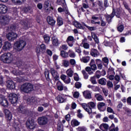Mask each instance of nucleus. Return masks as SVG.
<instances>
[{
    "label": "nucleus",
    "mask_w": 131,
    "mask_h": 131,
    "mask_svg": "<svg viewBox=\"0 0 131 131\" xmlns=\"http://www.w3.org/2000/svg\"><path fill=\"white\" fill-rule=\"evenodd\" d=\"M20 90L25 94H30L33 91V85L31 83H25L21 85Z\"/></svg>",
    "instance_id": "nucleus-1"
},
{
    "label": "nucleus",
    "mask_w": 131,
    "mask_h": 131,
    "mask_svg": "<svg viewBox=\"0 0 131 131\" xmlns=\"http://www.w3.org/2000/svg\"><path fill=\"white\" fill-rule=\"evenodd\" d=\"M1 60L4 63L9 64L13 61V54L11 53H4L1 55Z\"/></svg>",
    "instance_id": "nucleus-2"
},
{
    "label": "nucleus",
    "mask_w": 131,
    "mask_h": 131,
    "mask_svg": "<svg viewBox=\"0 0 131 131\" xmlns=\"http://www.w3.org/2000/svg\"><path fill=\"white\" fill-rule=\"evenodd\" d=\"M15 49L18 52H21V50H23L26 46V41L24 40H19L17 41L15 43Z\"/></svg>",
    "instance_id": "nucleus-3"
},
{
    "label": "nucleus",
    "mask_w": 131,
    "mask_h": 131,
    "mask_svg": "<svg viewBox=\"0 0 131 131\" xmlns=\"http://www.w3.org/2000/svg\"><path fill=\"white\" fill-rule=\"evenodd\" d=\"M37 121L39 125H47V124H48V122H49V119H48V117H47V116H42L39 117L37 119Z\"/></svg>",
    "instance_id": "nucleus-4"
},
{
    "label": "nucleus",
    "mask_w": 131,
    "mask_h": 131,
    "mask_svg": "<svg viewBox=\"0 0 131 131\" xmlns=\"http://www.w3.org/2000/svg\"><path fill=\"white\" fill-rule=\"evenodd\" d=\"M9 101L13 105L18 103V95L15 93H11L8 96Z\"/></svg>",
    "instance_id": "nucleus-5"
},
{
    "label": "nucleus",
    "mask_w": 131,
    "mask_h": 131,
    "mask_svg": "<svg viewBox=\"0 0 131 131\" xmlns=\"http://www.w3.org/2000/svg\"><path fill=\"white\" fill-rule=\"evenodd\" d=\"M26 125L27 128L30 129H34L36 127V124H35L34 120L32 118L28 119L26 121Z\"/></svg>",
    "instance_id": "nucleus-6"
},
{
    "label": "nucleus",
    "mask_w": 131,
    "mask_h": 131,
    "mask_svg": "<svg viewBox=\"0 0 131 131\" xmlns=\"http://www.w3.org/2000/svg\"><path fill=\"white\" fill-rule=\"evenodd\" d=\"M4 113L5 115V118L9 124L11 125V121L12 120V118H13V115H12V113L9 111L8 109H5L4 111Z\"/></svg>",
    "instance_id": "nucleus-7"
},
{
    "label": "nucleus",
    "mask_w": 131,
    "mask_h": 131,
    "mask_svg": "<svg viewBox=\"0 0 131 131\" xmlns=\"http://www.w3.org/2000/svg\"><path fill=\"white\" fill-rule=\"evenodd\" d=\"M0 105L5 108H7L9 106L8 99L6 98L4 96L0 95Z\"/></svg>",
    "instance_id": "nucleus-8"
},
{
    "label": "nucleus",
    "mask_w": 131,
    "mask_h": 131,
    "mask_svg": "<svg viewBox=\"0 0 131 131\" xmlns=\"http://www.w3.org/2000/svg\"><path fill=\"white\" fill-rule=\"evenodd\" d=\"M6 86L8 90H14L16 88V84L13 80L8 79L6 81Z\"/></svg>",
    "instance_id": "nucleus-9"
},
{
    "label": "nucleus",
    "mask_w": 131,
    "mask_h": 131,
    "mask_svg": "<svg viewBox=\"0 0 131 131\" xmlns=\"http://www.w3.org/2000/svg\"><path fill=\"white\" fill-rule=\"evenodd\" d=\"M7 39L8 40H10L11 41H13V40H15L16 38H17L18 35L16 34V33L11 31L9 32L8 34L6 35Z\"/></svg>",
    "instance_id": "nucleus-10"
},
{
    "label": "nucleus",
    "mask_w": 131,
    "mask_h": 131,
    "mask_svg": "<svg viewBox=\"0 0 131 131\" xmlns=\"http://www.w3.org/2000/svg\"><path fill=\"white\" fill-rule=\"evenodd\" d=\"M91 36H88L87 37V38L89 39V40H90V41H92L93 38L96 43H99V38H98V36H97V34H96V33L95 32H91Z\"/></svg>",
    "instance_id": "nucleus-11"
},
{
    "label": "nucleus",
    "mask_w": 131,
    "mask_h": 131,
    "mask_svg": "<svg viewBox=\"0 0 131 131\" xmlns=\"http://www.w3.org/2000/svg\"><path fill=\"white\" fill-rule=\"evenodd\" d=\"M113 15L114 16H116L117 18H121V16H122V10H120V8H115L114 7H113Z\"/></svg>",
    "instance_id": "nucleus-12"
},
{
    "label": "nucleus",
    "mask_w": 131,
    "mask_h": 131,
    "mask_svg": "<svg viewBox=\"0 0 131 131\" xmlns=\"http://www.w3.org/2000/svg\"><path fill=\"white\" fill-rule=\"evenodd\" d=\"M97 108L99 111L104 112V111H106V104L104 102H98L97 103Z\"/></svg>",
    "instance_id": "nucleus-13"
},
{
    "label": "nucleus",
    "mask_w": 131,
    "mask_h": 131,
    "mask_svg": "<svg viewBox=\"0 0 131 131\" xmlns=\"http://www.w3.org/2000/svg\"><path fill=\"white\" fill-rule=\"evenodd\" d=\"M81 105L82 108L85 110L86 112H88V114H89V115H91V114H92V113H93V111L92 110V108H88V107H89V103H88V104L82 103Z\"/></svg>",
    "instance_id": "nucleus-14"
},
{
    "label": "nucleus",
    "mask_w": 131,
    "mask_h": 131,
    "mask_svg": "<svg viewBox=\"0 0 131 131\" xmlns=\"http://www.w3.org/2000/svg\"><path fill=\"white\" fill-rule=\"evenodd\" d=\"M113 13H114V11L112 12L111 14H107L105 15V20L107 22L108 24H110V23L112 22V19L114 18V14H113Z\"/></svg>",
    "instance_id": "nucleus-15"
},
{
    "label": "nucleus",
    "mask_w": 131,
    "mask_h": 131,
    "mask_svg": "<svg viewBox=\"0 0 131 131\" xmlns=\"http://www.w3.org/2000/svg\"><path fill=\"white\" fill-rule=\"evenodd\" d=\"M47 23L50 26H55V24H56V20L54 19V18L52 16H48L47 18Z\"/></svg>",
    "instance_id": "nucleus-16"
},
{
    "label": "nucleus",
    "mask_w": 131,
    "mask_h": 131,
    "mask_svg": "<svg viewBox=\"0 0 131 131\" xmlns=\"http://www.w3.org/2000/svg\"><path fill=\"white\" fill-rule=\"evenodd\" d=\"M12 48V44L9 41H6L4 43V46L2 48L3 50L5 51H9Z\"/></svg>",
    "instance_id": "nucleus-17"
},
{
    "label": "nucleus",
    "mask_w": 131,
    "mask_h": 131,
    "mask_svg": "<svg viewBox=\"0 0 131 131\" xmlns=\"http://www.w3.org/2000/svg\"><path fill=\"white\" fill-rule=\"evenodd\" d=\"M8 12V7L5 5L0 4V14H6Z\"/></svg>",
    "instance_id": "nucleus-18"
},
{
    "label": "nucleus",
    "mask_w": 131,
    "mask_h": 131,
    "mask_svg": "<svg viewBox=\"0 0 131 131\" xmlns=\"http://www.w3.org/2000/svg\"><path fill=\"white\" fill-rule=\"evenodd\" d=\"M99 128L102 131H108V129H109V125L106 123H102L100 124Z\"/></svg>",
    "instance_id": "nucleus-19"
},
{
    "label": "nucleus",
    "mask_w": 131,
    "mask_h": 131,
    "mask_svg": "<svg viewBox=\"0 0 131 131\" xmlns=\"http://www.w3.org/2000/svg\"><path fill=\"white\" fill-rule=\"evenodd\" d=\"M42 38L44 39V42L46 43L47 45H49L50 43V41H51V37H50V35L48 34H45Z\"/></svg>",
    "instance_id": "nucleus-20"
},
{
    "label": "nucleus",
    "mask_w": 131,
    "mask_h": 131,
    "mask_svg": "<svg viewBox=\"0 0 131 131\" xmlns=\"http://www.w3.org/2000/svg\"><path fill=\"white\" fill-rule=\"evenodd\" d=\"M90 54L92 57H98L100 55V53L98 51V50L95 49H92L91 50Z\"/></svg>",
    "instance_id": "nucleus-21"
},
{
    "label": "nucleus",
    "mask_w": 131,
    "mask_h": 131,
    "mask_svg": "<svg viewBox=\"0 0 131 131\" xmlns=\"http://www.w3.org/2000/svg\"><path fill=\"white\" fill-rule=\"evenodd\" d=\"M18 113H21V114H25L26 113V110L24 106L20 105L17 108Z\"/></svg>",
    "instance_id": "nucleus-22"
},
{
    "label": "nucleus",
    "mask_w": 131,
    "mask_h": 131,
    "mask_svg": "<svg viewBox=\"0 0 131 131\" xmlns=\"http://www.w3.org/2000/svg\"><path fill=\"white\" fill-rule=\"evenodd\" d=\"M16 29L17 26L16 24H13L7 27V31H15Z\"/></svg>",
    "instance_id": "nucleus-23"
},
{
    "label": "nucleus",
    "mask_w": 131,
    "mask_h": 131,
    "mask_svg": "<svg viewBox=\"0 0 131 131\" xmlns=\"http://www.w3.org/2000/svg\"><path fill=\"white\" fill-rule=\"evenodd\" d=\"M73 24L76 27V28H78V29H84V27L81 25V24L79 23L78 21L75 20L73 22Z\"/></svg>",
    "instance_id": "nucleus-24"
},
{
    "label": "nucleus",
    "mask_w": 131,
    "mask_h": 131,
    "mask_svg": "<svg viewBox=\"0 0 131 131\" xmlns=\"http://www.w3.org/2000/svg\"><path fill=\"white\" fill-rule=\"evenodd\" d=\"M83 96L85 99H92V94L89 91H85L83 92Z\"/></svg>",
    "instance_id": "nucleus-25"
},
{
    "label": "nucleus",
    "mask_w": 131,
    "mask_h": 131,
    "mask_svg": "<svg viewBox=\"0 0 131 131\" xmlns=\"http://www.w3.org/2000/svg\"><path fill=\"white\" fill-rule=\"evenodd\" d=\"M10 22V19L7 16H3L2 19V21L1 22L2 25L4 26L7 25V24H9Z\"/></svg>",
    "instance_id": "nucleus-26"
},
{
    "label": "nucleus",
    "mask_w": 131,
    "mask_h": 131,
    "mask_svg": "<svg viewBox=\"0 0 131 131\" xmlns=\"http://www.w3.org/2000/svg\"><path fill=\"white\" fill-rule=\"evenodd\" d=\"M71 124L73 127H75V126H78V125H79V124H80V122H79L76 119H73L71 121Z\"/></svg>",
    "instance_id": "nucleus-27"
},
{
    "label": "nucleus",
    "mask_w": 131,
    "mask_h": 131,
    "mask_svg": "<svg viewBox=\"0 0 131 131\" xmlns=\"http://www.w3.org/2000/svg\"><path fill=\"white\" fill-rule=\"evenodd\" d=\"M57 99L59 103H64V102L66 101L65 98H64V95L63 94L58 95Z\"/></svg>",
    "instance_id": "nucleus-28"
},
{
    "label": "nucleus",
    "mask_w": 131,
    "mask_h": 131,
    "mask_svg": "<svg viewBox=\"0 0 131 131\" xmlns=\"http://www.w3.org/2000/svg\"><path fill=\"white\" fill-rule=\"evenodd\" d=\"M71 50L69 51L68 52H65L64 50H61L60 51V56L64 58V59H66V58H68V53H70Z\"/></svg>",
    "instance_id": "nucleus-29"
},
{
    "label": "nucleus",
    "mask_w": 131,
    "mask_h": 131,
    "mask_svg": "<svg viewBox=\"0 0 131 131\" xmlns=\"http://www.w3.org/2000/svg\"><path fill=\"white\" fill-rule=\"evenodd\" d=\"M56 85L57 86V90L58 91H63V90H64V85H63V84H62V82H61L60 81H58Z\"/></svg>",
    "instance_id": "nucleus-30"
},
{
    "label": "nucleus",
    "mask_w": 131,
    "mask_h": 131,
    "mask_svg": "<svg viewBox=\"0 0 131 131\" xmlns=\"http://www.w3.org/2000/svg\"><path fill=\"white\" fill-rule=\"evenodd\" d=\"M98 83L101 85H106L107 80L105 78H101L98 80Z\"/></svg>",
    "instance_id": "nucleus-31"
},
{
    "label": "nucleus",
    "mask_w": 131,
    "mask_h": 131,
    "mask_svg": "<svg viewBox=\"0 0 131 131\" xmlns=\"http://www.w3.org/2000/svg\"><path fill=\"white\" fill-rule=\"evenodd\" d=\"M57 22L58 26H62V25L63 24V18L60 16H58L57 18Z\"/></svg>",
    "instance_id": "nucleus-32"
},
{
    "label": "nucleus",
    "mask_w": 131,
    "mask_h": 131,
    "mask_svg": "<svg viewBox=\"0 0 131 131\" xmlns=\"http://www.w3.org/2000/svg\"><path fill=\"white\" fill-rule=\"evenodd\" d=\"M52 40L53 46H57L59 45V40H58V38H57L56 37H52Z\"/></svg>",
    "instance_id": "nucleus-33"
},
{
    "label": "nucleus",
    "mask_w": 131,
    "mask_h": 131,
    "mask_svg": "<svg viewBox=\"0 0 131 131\" xmlns=\"http://www.w3.org/2000/svg\"><path fill=\"white\" fill-rule=\"evenodd\" d=\"M50 73L52 75V77H54V76H56V75H59L58 72H57V71H56L54 68L50 69Z\"/></svg>",
    "instance_id": "nucleus-34"
},
{
    "label": "nucleus",
    "mask_w": 131,
    "mask_h": 131,
    "mask_svg": "<svg viewBox=\"0 0 131 131\" xmlns=\"http://www.w3.org/2000/svg\"><path fill=\"white\" fill-rule=\"evenodd\" d=\"M84 26H85V27H86L90 31H95L97 30V27H90L85 24L84 25Z\"/></svg>",
    "instance_id": "nucleus-35"
},
{
    "label": "nucleus",
    "mask_w": 131,
    "mask_h": 131,
    "mask_svg": "<svg viewBox=\"0 0 131 131\" xmlns=\"http://www.w3.org/2000/svg\"><path fill=\"white\" fill-rule=\"evenodd\" d=\"M44 74L46 80H47V81H51V78H50V72H49V71H45Z\"/></svg>",
    "instance_id": "nucleus-36"
},
{
    "label": "nucleus",
    "mask_w": 131,
    "mask_h": 131,
    "mask_svg": "<svg viewBox=\"0 0 131 131\" xmlns=\"http://www.w3.org/2000/svg\"><path fill=\"white\" fill-rule=\"evenodd\" d=\"M123 5L125 9H126V10H127V11H128L129 13H130L131 14V9L129 8V6H128L127 3H126V2H123Z\"/></svg>",
    "instance_id": "nucleus-37"
},
{
    "label": "nucleus",
    "mask_w": 131,
    "mask_h": 131,
    "mask_svg": "<svg viewBox=\"0 0 131 131\" xmlns=\"http://www.w3.org/2000/svg\"><path fill=\"white\" fill-rule=\"evenodd\" d=\"M88 108L91 109H96V104L94 102H90L88 103Z\"/></svg>",
    "instance_id": "nucleus-38"
},
{
    "label": "nucleus",
    "mask_w": 131,
    "mask_h": 131,
    "mask_svg": "<svg viewBox=\"0 0 131 131\" xmlns=\"http://www.w3.org/2000/svg\"><path fill=\"white\" fill-rule=\"evenodd\" d=\"M26 100L27 104H31V103H33V102H34V98L27 97Z\"/></svg>",
    "instance_id": "nucleus-39"
},
{
    "label": "nucleus",
    "mask_w": 131,
    "mask_h": 131,
    "mask_svg": "<svg viewBox=\"0 0 131 131\" xmlns=\"http://www.w3.org/2000/svg\"><path fill=\"white\" fill-rule=\"evenodd\" d=\"M21 23L23 25L24 29L27 30L28 29V24L25 20H22Z\"/></svg>",
    "instance_id": "nucleus-40"
},
{
    "label": "nucleus",
    "mask_w": 131,
    "mask_h": 131,
    "mask_svg": "<svg viewBox=\"0 0 131 131\" xmlns=\"http://www.w3.org/2000/svg\"><path fill=\"white\" fill-rule=\"evenodd\" d=\"M95 97L97 101H103V96L100 95V94H95Z\"/></svg>",
    "instance_id": "nucleus-41"
},
{
    "label": "nucleus",
    "mask_w": 131,
    "mask_h": 131,
    "mask_svg": "<svg viewBox=\"0 0 131 131\" xmlns=\"http://www.w3.org/2000/svg\"><path fill=\"white\" fill-rule=\"evenodd\" d=\"M67 74L69 77H72L73 76V71L71 69L67 71Z\"/></svg>",
    "instance_id": "nucleus-42"
},
{
    "label": "nucleus",
    "mask_w": 131,
    "mask_h": 131,
    "mask_svg": "<svg viewBox=\"0 0 131 131\" xmlns=\"http://www.w3.org/2000/svg\"><path fill=\"white\" fill-rule=\"evenodd\" d=\"M104 46L105 47H110V48H112V47H113V43L112 42L106 41H104Z\"/></svg>",
    "instance_id": "nucleus-43"
},
{
    "label": "nucleus",
    "mask_w": 131,
    "mask_h": 131,
    "mask_svg": "<svg viewBox=\"0 0 131 131\" xmlns=\"http://www.w3.org/2000/svg\"><path fill=\"white\" fill-rule=\"evenodd\" d=\"M90 56L83 57H82V60L83 63H88L90 61Z\"/></svg>",
    "instance_id": "nucleus-44"
},
{
    "label": "nucleus",
    "mask_w": 131,
    "mask_h": 131,
    "mask_svg": "<svg viewBox=\"0 0 131 131\" xmlns=\"http://www.w3.org/2000/svg\"><path fill=\"white\" fill-rule=\"evenodd\" d=\"M123 29H124V27L122 25H120L117 27V30L119 32H122Z\"/></svg>",
    "instance_id": "nucleus-45"
},
{
    "label": "nucleus",
    "mask_w": 131,
    "mask_h": 131,
    "mask_svg": "<svg viewBox=\"0 0 131 131\" xmlns=\"http://www.w3.org/2000/svg\"><path fill=\"white\" fill-rule=\"evenodd\" d=\"M106 85L108 89H111V88H113V83L111 81H107Z\"/></svg>",
    "instance_id": "nucleus-46"
},
{
    "label": "nucleus",
    "mask_w": 131,
    "mask_h": 131,
    "mask_svg": "<svg viewBox=\"0 0 131 131\" xmlns=\"http://www.w3.org/2000/svg\"><path fill=\"white\" fill-rule=\"evenodd\" d=\"M81 110H78L77 111V117L78 118H82V117H83V115H82V114L81 113Z\"/></svg>",
    "instance_id": "nucleus-47"
},
{
    "label": "nucleus",
    "mask_w": 131,
    "mask_h": 131,
    "mask_svg": "<svg viewBox=\"0 0 131 131\" xmlns=\"http://www.w3.org/2000/svg\"><path fill=\"white\" fill-rule=\"evenodd\" d=\"M91 82L93 84H97V81L96 80V77L93 76L91 77Z\"/></svg>",
    "instance_id": "nucleus-48"
},
{
    "label": "nucleus",
    "mask_w": 131,
    "mask_h": 131,
    "mask_svg": "<svg viewBox=\"0 0 131 131\" xmlns=\"http://www.w3.org/2000/svg\"><path fill=\"white\" fill-rule=\"evenodd\" d=\"M77 131H86V128L84 126H79L78 128H76Z\"/></svg>",
    "instance_id": "nucleus-49"
},
{
    "label": "nucleus",
    "mask_w": 131,
    "mask_h": 131,
    "mask_svg": "<svg viewBox=\"0 0 131 131\" xmlns=\"http://www.w3.org/2000/svg\"><path fill=\"white\" fill-rule=\"evenodd\" d=\"M115 69L113 68L110 67L107 70V73H113V74H115Z\"/></svg>",
    "instance_id": "nucleus-50"
},
{
    "label": "nucleus",
    "mask_w": 131,
    "mask_h": 131,
    "mask_svg": "<svg viewBox=\"0 0 131 131\" xmlns=\"http://www.w3.org/2000/svg\"><path fill=\"white\" fill-rule=\"evenodd\" d=\"M73 97H74V98H75V99H78V98H79V92H77V91H75V92L74 93Z\"/></svg>",
    "instance_id": "nucleus-51"
},
{
    "label": "nucleus",
    "mask_w": 131,
    "mask_h": 131,
    "mask_svg": "<svg viewBox=\"0 0 131 131\" xmlns=\"http://www.w3.org/2000/svg\"><path fill=\"white\" fill-rule=\"evenodd\" d=\"M75 86L76 89H80L81 88V83L80 82H77L75 83Z\"/></svg>",
    "instance_id": "nucleus-52"
},
{
    "label": "nucleus",
    "mask_w": 131,
    "mask_h": 131,
    "mask_svg": "<svg viewBox=\"0 0 131 131\" xmlns=\"http://www.w3.org/2000/svg\"><path fill=\"white\" fill-rule=\"evenodd\" d=\"M74 40V37L73 36H69L67 39V41H73Z\"/></svg>",
    "instance_id": "nucleus-53"
},
{
    "label": "nucleus",
    "mask_w": 131,
    "mask_h": 131,
    "mask_svg": "<svg viewBox=\"0 0 131 131\" xmlns=\"http://www.w3.org/2000/svg\"><path fill=\"white\" fill-rule=\"evenodd\" d=\"M49 6H51V3H50V1H46L44 3V7L45 8H48Z\"/></svg>",
    "instance_id": "nucleus-54"
},
{
    "label": "nucleus",
    "mask_w": 131,
    "mask_h": 131,
    "mask_svg": "<svg viewBox=\"0 0 131 131\" xmlns=\"http://www.w3.org/2000/svg\"><path fill=\"white\" fill-rule=\"evenodd\" d=\"M65 119L67 120V121L69 122L70 121V120L71 119V116H70V114H68L66 115Z\"/></svg>",
    "instance_id": "nucleus-55"
},
{
    "label": "nucleus",
    "mask_w": 131,
    "mask_h": 131,
    "mask_svg": "<svg viewBox=\"0 0 131 131\" xmlns=\"http://www.w3.org/2000/svg\"><path fill=\"white\" fill-rule=\"evenodd\" d=\"M70 64V63L69 62V61L67 60H63V66L64 67H68V66H69Z\"/></svg>",
    "instance_id": "nucleus-56"
},
{
    "label": "nucleus",
    "mask_w": 131,
    "mask_h": 131,
    "mask_svg": "<svg viewBox=\"0 0 131 131\" xmlns=\"http://www.w3.org/2000/svg\"><path fill=\"white\" fill-rule=\"evenodd\" d=\"M67 78V76L65 75L64 74H62L60 76V79L61 80H63V81H65Z\"/></svg>",
    "instance_id": "nucleus-57"
},
{
    "label": "nucleus",
    "mask_w": 131,
    "mask_h": 131,
    "mask_svg": "<svg viewBox=\"0 0 131 131\" xmlns=\"http://www.w3.org/2000/svg\"><path fill=\"white\" fill-rule=\"evenodd\" d=\"M40 49L41 51H46V50H47V48L46 47V45L42 43L40 45Z\"/></svg>",
    "instance_id": "nucleus-58"
},
{
    "label": "nucleus",
    "mask_w": 131,
    "mask_h": 131,
    "mask_svg": "<svg viewBox=\"0 0 131 131\" xmlns=\"http://www.w3.org/2000/svg\"><path fill=\"white\" fill-rule=\"evenodd\" d=\"M70 63L71 65H75V64H76V61H75V59H71L70 60Z\"/></svg>",
    "instance_id": "nucleus-59"
},
{
    "label": "nucleus",
    "mask_w": 131,
    "mask_h": 131,
    "mask_svg": "<svg viewBox=\"0 0 131 131\" xmlns=\"http://www.w3.org/2000/svg\"><path fill=\"white\" fill-rule=\"evenodd\" d=\"M53 77L54 78L53 80H54V81H58V80L60 79V77H59V74L57 75L56 76H54Z\"/></svg>",
    "instance_id": "nucleus-60"
},
{
    "label": "nucleus",
    "mask_w": 131,
    "mask_h": 131,
    "mask_svg": "<svg viewBox=\"0 0 131 131\" xmlns=\"http://www.w3.org/2000/svg\"><path fill=\"white\" fill-rule=\"evenodd\" d=\"M46 53L49 55V56H50V57L53 55V52H52L50 49H47Z\"/></svg>",
    "instance_id": "nucleus-61"
},
{
    "label": "nucleus",
    "mask_w": 131,
    "mask_h": 131,
    "mask_svg": "<svg viewBox=\"0 0 131 131\" xmlns=\"http://www.w3.org/2000/svg\"><path fill=\"white\" fill-rule=\"evenodd\" d=\"M102 61L104 63H108L109 59L107 57H105L102 58Z\"/></svg>",
    "instance_id": "nucleus-62"
},
{
    "label": "nucleus",
    "mask_w": 131,
    "mask_h": 131,
    "mask_svg": "<svg viewBox=\"0 0 131 131\" xmlns=\"http://www.w3.org/2000/svg\"><path fill=\"white\" fill-rule=\"evenodd\" d=\"M114 78L115 79V80H116V81L119 82V80H120V77L119 76V75L116 74L115 75V76L114 77Z\"/></svg>",
    "instance_id": "nucleus-63"
},
{
    "label": "nucleus",
    "mask_w": 131,
    "mask_h": 131,
    "mask_svg": "<svg viewBox=\"0 0 131 131\" xmlns=\"http://www.w3.org/2000/svg\"><path fill=\"white\" fill-rule=\"evenodd\" d=\"M83 47L84 49H90V44L88 43H84L83 45Z\"/></svg>",
    "instance_id": "nucleus-64"
}]
</instances>
